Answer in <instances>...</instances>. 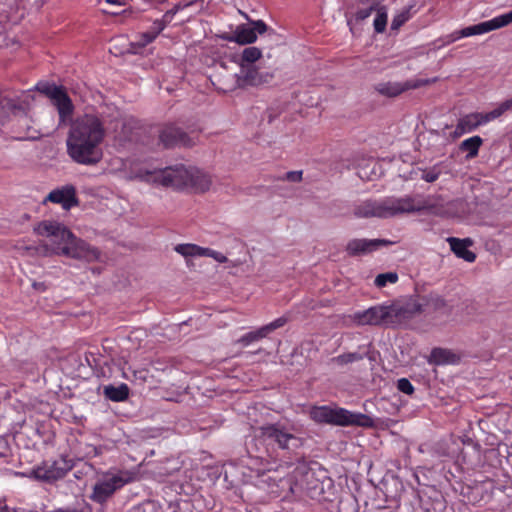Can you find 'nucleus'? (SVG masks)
<instances>
[{
  "instance_id": "1",
  "label": "nucleus",
  "mask_w": 512,
  "mask_h": 512,
  "mask_svg": "<svg viewBox=\"0 0 512 512\" xmlns=\"http://www.w3.org/2000/svg\"><path fill=\"white\" fill-rule=\"evenodd\" d=\"M68 124L66 146L69 157L82 165L99 163L103 156L100 144L105 137L102 120L95 114H84Z\"/></svg>"
},
{
  "instance_id": "2",
  "label": "nucleus",
  "mask_w": 512,
  "mask_h": 512,
  "mask_svg": "<svg viewBox=\"0 0 512 512\" xmlns=\"http://www.w3.org/2000/svg\"><path fill=\"white\" fill-rule=\"evenodd\" d=\"M34 231L41 236L51 238V245H43V255H63L69 258L93 262L100 252L85 241L78 239L63 224L56 221H42Z\"/></svg>"
},
{
  "instance_id": "3",
  "label": "nucleus",
  "mask_w": 512,
  "mask_h": 512,
  "mask_svg": "<svg viewBox=\"0 0 512 512\" xmlns=\"http://www.w3.org/2000/svg\"><path fill=\"white\" fill-rule=\"evenodd\" d=\"M0 117L7 118L11 132L18 140H38L48 134V130L57 129L51 114V124L36 122L30 105L20 98L0 97Z\"/></svg>"
},
{
  "instance_id": "4",
  "label": "nucleus",
  "mask_w": 512,
  "mask_h": 512,
  "mask_svg": "<svg viewBox=\"0 0 512 512\" xmlns=\"http://www.w3.org/2000/svg\"><path fill=\"white\" fill-rule=\"evenodd\" d=\"M422 210L442 215L436 205L429 202H420L408 195L404 197H386L379 201L366 200L355 206L354 215L357 218H391L400 214L420 212Z\"/></svg>"
},
{
  "instance_id": "5",
  "label": "nucleus",
  "mask_w": 512,
  "mask_h": 512,
  "mask_svg": "<svg viewBox=\"0 0 512 512\" xmlns=\"http://www.w3.org/2000/svg\"><path fill=\"white\" fill-rule=\"evenodd\" d=\"M290 490L293 492L302 491L312 500L331 501L328 490L332 489V480L327 472L320 470L315 472L304 461H298L292 472H290Z\"/></svg>"
},
{
  "instance_id": "6",
  "label": "nucleus",
  "mask_w": 512,
  "mask_h": 512,
  "mask_svg": "<svg viewBox=\"0 0 512 512\" xmlns=\"http://www.w3.org/2000/svg\"><path fill=\"white\" fill-rule=\"evenodd\" d=\"M309 417L318 424H329L335 426L370 425L371 419L362 413H352L351 411L329 405L312 406L309 409Z\"/></svg>"
},
{
  "instance_id": "7",
  "label": "nucleus",
  "mask_w": 512,
  "mask_h": 512,
  "mask_svg": "<svg viewBox=\"0 0 512 512\" xmlns=\"http://www.w3.org/2000/svg\"><path fill=\"white\" fill-rule=\"evenodd\" d=\"M137 473L126 469H111L96 480L90 500L104 504L116 491L128 483L136 481Z\"/></svg>"
},
{
  "instance_id": "8",
  "label": "nucleus",
  "mask_w": 512,
  "mask_h": 512,
  "mask_svg": "<svg viewBox=\"0 0 512 512\" xmlns=\"http://www.w3.org/2000/svg\"><path fill=\"white\" fill-rule=\"evenodd\" d=\"M510 110H512V99L503 101L495 109L486 113L472 112L465 114L458 119L453 136L458 138L464 134L471 133Z\"/></svg>"
},
{
  "instance_id": "9",
  "label": "nucleus",
  "mask_w": 512,
  "mask_h": 512,
  "mask_svg": "<svg viewBox=\"0 0 512 512\" xmlns=\"http://www.w3.org/2000/svg\"><path fill=\"white\" fill-rule=\"evenodd\" d=\"M35 90L50 98L53 106L59 115L57 127L68 125L74 112V105L62 86H56L49 82H39L35 86Z\"/></svg>"
},
{
  "instance_id": "10",
  "label": "nucleus",
  "mask_w": 512,
  "mask_h": 512,
  "mask_svg": "<svg viewBox=\"0 0 512 512\" xmlns=\"http://www.w3.org/2000/svg\"><path fill=\"white\" fill-rule=\"evenodd\" d=\"M248 455L242 459L243 465L256 475H264L266 472L278 471L289 468L288 463L278 462L275 453L277 450H246Z\"/></svg>"
},
{
  "instance_id": "11",
  "label": "nucleus",
  "mask_w": 512,
  "mask_h": 512,
  "mask_svg": "<svg viewBox=\"0 0 512 512\" xmlns=\"http://www.w3.org/2000/svg\"><path fill=\"white\" fill-rule=\"evenodd\" d=\"M74 467V458L68 454L52 461H44L32 469V475L40 481L52 482L62 479Z\"/></svg>"
},
{
  "instance_id": "12",
  "label": "nucleus",
  "mask_w": 512,
  "mask_h": 512,
  "mask_svg": "<svg viewBox=\"0 0 512 512\" xmlns=\"http://www.w3.org/2000/svg\"><path fill=\"white\" fill-rule=\"evenodd\" d=\"M510 23H512V11L496 16L488 21H484L456 31L447 37L448 39L446 43H453L463 37L485 34L490 31L508 26Z\"/></svg>"
},
{
  "instance_id": "13",
  "label": "nucleus",
  "mask_w": 512,
  "mask_h": 512,
  "mask_svg": "<svg viewBox=\"0 0 512 512\" xmlns=\"http://www.w3.org/2000/svg\"><path fill=\"white\" fill-rule=\"evenodd\" d=\"M510 23H512V11L496 16L488 21H484L456 31L447 37L448 39L446 43H453L463 37L485 34L490 31L508 26Z\"/></svg>"
},
{
  "instance_id": "14",
  "label": "nucleus",
  "mask_w": 512,
  "mask_h": 512,
  "mask_svg": "<svg viewBox=\"0 0 512 512\" xmlns=\"http://www.w3.org/2000/svg\"><path fill=\"white\" fill-rule=\"evenodd\" d=\"M390 306V327L404 326L423 313L419 296H412L406 302H392Z\"/></svg>"
},
{
  "instance_id": "15",
  "label": "nucleus",
  "mask_w": 512,
  "mask_h": 512,
  "mask_svg": "<svg viewBox=\"0 0 512 512\" xmlns=\"http://www.w3.org/2000/svg\"><path fill=\"white\" fill-rule=\"evenodd\" d=\"M390 306L389 304H381L372 306L363 311H357L352 315V320L359 326L385 325L390 327Z\"/></svg>"
},
{
  "instance_id": "16",
  "label": "nucleus",
  "mask_w": 512,
  "mask_h": 512,
  "mask_svg": "<svg viewBox=\"0 0 512 512\" xmlns=\"http://www.w3.org/2000/svg\"><path fill=\"white\" fill-rule=\"evenodd\" d=\"M438 79L435 77L433 79H418L415 81H406L404 83L400 82H381L375 85V90L386 97H397L403 92L416 89L422 86L429 85L431 83H435Z\"/></svg>"
},
{
  "instance_id": "17",
  "label": "nucleus",
  "mask_w": 512,
  "mask_h": 512,
  "mask_svg": "<svg viewBox=\"0 0 512 512\" xmlns=\"http://www.w3.org/2000/svg\"><path fill=\"white\" fill-rule=\"evenodd\" d=\"M160 34V22L155 21L148 30L140 32L135 39L130 42L129 52L133 54L149 55L153 51L150 47Z\"/></svg>"
},
{
  "instance_id": "18",
  "label": "nucleus",
  "mask_w": 512,
  "mask_h": 512,
  "mask_svg": "<svg viewBox=\"0 0 512 512\" xmlns=\"http://www.w3.org/2000/svg\"><path fill=\"white\" fill-rule=\"evenodd\" d=\"M197 141V138L173 124H167L162 129V145L165 147H193Z\"/></svg>"
},
{
  "instance_id": "19",
  "label": "nucleus",
  "mask_w": 512,
  "mask_h": 512,
  "mask_svg": "<svg viewBox=\"0 0 512 512\" xmlns=\"http://www.w3.org/2000/svg\"><path fill=\"white\" fill-rule=\"evenodd\" d=\"M267 30L268 26L266 23L263 20H257L252 22V26L246 24L238 26L233 36L224 37V39L241 45L251 44L256 41L257 33L263 34Z\"/></svg>"
},
{
  "instance_id": "20",
  "label": "nucleus",
  "mask_w": 512,
  "mask_h": 512,
  "mask_svg": "<svg viewBox=\"0 0 512 512\" xmlns=\"http://www.w3.org/2000/svg\"><path fill=\"white\" fill-rule=\"evenodd\" d=\"M189 167L183 164L162 168V186L184 190L187 186Z\"/></svg>"
},
{
  "instance_id": "21",
  "label": "nucleus",
  "mask_w": 512,
  "mask_h": 512,
  "mask_svg": "<svg viewBox=\"0 0 512 512\" xmlns=\"http://www.w3.org/2000/svg\"><path fill=\"white\" fill-rule=\"evenodd\" d=\"M392 244V241L386 239H352L347 243L345 250L349 256L356 257Z\"/></svg>"
},
{
  "instance_id": "22",
  "label": "nucleus",
  "mask_w": 512,
  "mask_h": 512,
  "mask_svg": "<svg viewBox=\"0 0 512 512\" xmlns=\"http://www.w3.org/2000/svg\"><path fill=\"white\" fill-rule=\"evenodd\" d=\"M47 201L60 204L66 210L79 204L76 188L71 184L52 190L45 198L44 203Z\"/></svg>"
},
{
  "instance_id": "23",
  "label": "nucleus",
  "mask_w": 512,
  "mask_h": 512,
  "mask_svg": "<svg viewBox=\"0 0 512 512\" xmlns=\"http://www.w3.org/2000/svg\"><path fill=\"white\" fill-rule=\"evenodd\" d=\"M288 322V318L285 316L279 317L274 321L266 324L255 331L248 332L238 339V343L246 347L253 342L259 341L267 337L274 330L283 327Z\"/></svg>"
},
{
  "instance_id": "24",
  "label": "nucleus",
  "mask_w": 512,
  "mask_h": 512,
  "mask_svg": "<svg viewBox=\"0 0 512 512\" xmlns=\"http://www.w3.org/2000/svg\"><path fill=\"white\" fill-rule=\"evenodd\" d=\"M212 183L213 180L209 173L197 167H189L185 189L192 190L195 193H205L210 189Z\"/></svg>"
},
{
  "instance_id": "25",
  "label": "nucleus",
  "mask_w": 512,
  "mask_h": 512,
  "mask_svg": "<svg viewBox=\"0 0 512 512\" xmlns=\"http://www.w3.org/2000/svg\"><path fill=\"white\" fill-rule=\"evenodd\" d=\"M254 435L255 437L263 438L264 440H274L276 443L282 446V448H285L288 441L294 438L292 434L281 430L276 425H268L257 428L254 430Z\"/></svg>"
},
{
  "instance_id": "26",
  "label": "nucleus",
  "mask_w": 512,
  "mask_h": 512,
  "mask_svg": "<svg viewBox=\"0 0 512 512\" xmlns=\"http://www.w3.org/2000/svg\"><path fill=\"white\" fill-rule=\"evenodd\" d=\"M447 242L450 245L451 251L458 257L469 263L476 259V254L468 248L473 244L470 238L459 239L456 237H448Z\"/></svg>"
},
{
  "instance_id": "27",
  "label": "nucleus",
  "mask_w": 512,
  "mask_h": 512,
  "mask_svg": "<svg viewBox=\"0 0 512 512\" xmlns=\"http://www.w3.org/2000/svg\"><path fill=\"white\" fill-rule=\"evenodd\" d=\"M420 298V304L424 312H431V313H437V312H443L447 308V302L446 300L437 294H429L425 296H419Z\"/></svg>"
},
{
  "instance_id": "28",
  "label": "nucleus",
  "mask_w": 512,
  "mask_h": 512,
  "mask_svg": "<svg viewBox=\"0 0 512 512\" xmlns=\"http://www.w3.org/2000/svg\"><path fill=\"white\" fill-rule=\"evenodd\" d=\"M482 144L483 139L480 136L475 135L463 140L460 143L459 149L463 152H467L466 159L469 160L475 158L478 155Z\"/></svg>"
},
{
  "instance_id": "29",
  "label": "nucleus",
  "mask_w": 512,
  "mask_h": 512,
  "mask_svg": "<svg viewBox=\"0 0 512 512\" xmlns=\"http://www.w3.org/2000/svg\"><path fill=\"white\" fill-rule=\"evenodd\" d=\"M359 7L354 14L355 22H361L367 19L373 12L380 7V2H371L370 0H358Z\"/></svg>"
},
{
  "instance_id": "30",
  "label": "nucleus",
  "mask_w": 512,
  "mask_h": 512,
  "mask_svg": "<svg viewBox=\"0 0 512 512\" xmlns=\"http://www.w3.org/2000/svg\"><path fill=\"white\" fill-rule=\"evenodd\" d=\"M104 395L111 401L121 402L128 398L129 388L124 383L119 386L107 385L104 387Z\"/></svg>"
},
{
  "instance_id": "31",
  "label": "nucleus",
  "mask_w": 512,
  "mask_h": 512,
  "mask_svg": "<svg viewBox=\"0 0 512 512\" xmlns=\"http://www.w3.org/2000/svg\"><path fill=\"white\" fill-rule=\"evenodd\" d=\"M241 81L243 85L256 86L264 82L263 76L254 67H242Z\"/></svg>"
},
{
  "instance_id": "32",
  "label": "nucleus",
  "mask_w": 512,
  "mask_h": 512,
  "mask_svg": "<svg viewBox=\"0 0 512 512\" xmlns=\"http://www.w3.org/2000/svg\"><path fill=\"white\" fill-rule=\"evenodd\" d=\"M175 251L184 257H203L205 247L191 243L178 244Z\"/></svg>"
},
{
  "instance_id": "33",
  "label": "nucleus",
  "mask_w": 512,
  "mask_h": 512,
  "mask_svg": "<svg viewBox=\"0 0 512 512\" xmlns=\"http://www.w3.org/2000/svg\"><path fill=\"white\" fill-rule=\"evenodd\" d=\"M387 20V8L384 5H380L376 11V16L373 21V27L376 33H383L386 30Z\"/></svg>"
},
{
  "instance_id": "34",
  "label": "nucleus",
  "mask_w": 512,
  "mask_h": 512,
  "mask_svg": "<svg viewBox=\"0 0 512 512\" xmlns=\"http://www.w3.org/2000/svg\"><path fill=\"white\" fill-rule=\"evenodd\" d=\"M410 10L411 7H405L394 15L390 26L392 31H398L411 18Z\"/></svg>"
},
{
  "instance_id": "35",
  "label": "nucleus",
  "mask_w": 512,
  "mask_h": 512,
  "mask_svg": "<svg viewBox=\"0 0 512 512\" xmlns=\"http://www.w3.org/2000/svg\"><path fill=\"white\" fill-rule=\"evenodd\" d=\"M261 56L262 52L259 48L254 46L245 48L241 55V67L244 66L245 62L249 64L256 62Z\"/></svg>"
},
{
  "instance_id": "36",
  "label": "nucleus",
  "mask_w": 512,
  "mask_h": 512,
  "mask_svg": "<svg viewBox=\"0 0 512 512\" xmlns=\"http://www.w3.org/2000/svg\"><path fill=\"white\" fill-rule=\"evenodd\" d=\"M363 359V355L358 352L344 353L332 359L338 365H346Z\"/></svg>"
},
{
  "instance_id": "37",
  "label": "nucleus",
  "mask_w": 512,
  "mask_h": 512,
  "mask_svg": "<svg viewBox=\"0 0 512 512\" xmlns=\"http://www.w3.org/2000/svg\"><path fill=\"white\" fill-rule=\"evenodd\" d=\"M398 281V274L396 272L382 273L376 276L374 284L378 288L385 287L387 283H396Z\"/></svg>"
},
{
  "instance_id": "38",
  "label": "nucleus",
  "mask_w": 512,
  "mask_h": 512,
  "mask_svg": "<svg viewBox=\"0 0 512 512\" xmlns=\"http://www.w3.org/2000/svg\"><path fill=\"white\" fill-rule=\"evenodd\" d=\"M397 388L400 392L411 395L414 392V387L407 378H401L397 381Z\"/></svg>"
},
{
  "instance_id": "39",
  "label": "nucleus",
  "mask_w": 512,
  "mask_h": 512,
  "mask_svg": "<svg viewBox=\"0 0 512 512\" xmlns=\"http://www.w3.org/2000/svg\"><path fill=\"white\" fill-rule=\"evenodd\" d=\"M203 257H211V258H213L214 260H216L219 263L227 262V257L223 253L215 251V250L210 249V248H205V252L203 253Z\"/></svg>"
},
{
  "instance_id": "40",
  "label": "nucleus",
  "mask_w": 512,
  "mask_h": 512,
  "mask_svg": "<svg viewBox=\"0 0 512 512\" xmlns=\"http://www.w3.org/2000/svg\"><path fill=\"white\" fill-rule=\"evenodd\" d=\"M453 444L456 446L462 445L467 447H474L476 446L473 439L468 435L458 436L454 441Z\"/></svg>"
},
{
  "instance_id": "41",
  "label": "nucleus",
  "mask_w": 512,
  "mask_h": 512,
  "mask_svg": "<svg viewBox=\"0 0 512 512\" xmlns=\"http://www.w3.org/2000/svg\"><path fill=\"white\" fill-rule=\"evenodd\" d=\"M302 175H303V171L302 170L289 171V172H287L285 174L283 179L287 180V181H290V182L298 183V182H300L302 180Z\"/></svg>"
},
{
  "instance_id": "42",
  "label": "nucleus",
  "mask_w": 512,
  "mask_h": 512,
  "mask_svg": "<svg viewBox=\"0 0 512 512\" xmlns=\"http://www.w3.org/2000/svg\"><path fill=\"white\" fill-rule=\"evenodd\" d=\"M447 351L441 348H435L431 352V356L436 360V362L440 363L445 360V355Z\"/></svg>"
},
{
  "instance_id": "43",
  "label": "nucleus",
  "mask_w": 512,
  "mask_h": 512,
  "mask_svg": "<svg viewBox=\"0 0 512 512\" xmlns=\"http://www.w3.org/2000/svg\"><path fill=\"white\" fill-rule=\"evenodd\" d=\"M191 4H192V2L187 3V4H185V5H184V7H187V6L191 5ZM182 8H183V6L176 5V6H175V8H174L173 10L167 11V12L164 14V16L162 17V23H163V22H169V21H171V19H172L173 15H174V14H175L179 9H182Z\"/></svg>"
},
{
  "instance_id": "44",
  "label": "nucleus",
  "mask_w": 512,
  "mask_h": 512,
  "mask_svg": "<svg viewBox=\"0 0 512 512\" xmlns=\"http://www.w3.org/2000/svg\"><path fill=\"white\" fill-rule=\"evenodd\" d=\"M49 512H89V508L87 506H84L82 508L77 507H66V508H58L53 511Z\"/></svg>"
},
{
  "instance_id": "45",
  "label": "nucleus",
  "mask_w": 512,
  "mask_h": 512,
  "mask_svg": "<svg viewBox=\"0 0 512 512\" xmlns=\"http://www.w3.org/2000/svg\"><path fill=\"white\" fill-rule=\"evenodd\" d=\"M439 177V172L435 171H427L424 172L422 175V179L425 180L428 183L435 182Z\"/></svg>"
},
{
  "instance_id": "46",
  "label": "nucleus",
  "mask_w": 512,
  "mask_h": 512,
  "mask_svg": "<svg viewBox=\"0 0 512 512\" xmlns=\"http://www.w3.org/2000/svg\"><path fill=\"white\" fill-rule=\"evenodd\" d=\"M106 13L108 14H111V15H118L120 14V11L117 10V8H114V10H104Z\"/></svg>"
},
{
  "instance_id": "47",
  "label": "nucleus",
  "mask_w": 512,
  "mask_h": 512,
  "mask_svg": "<svg viewBox=\"0 0 512 512\" xmlns=\"http://www.w3.org/2000/svg\"><path fill=\"white\" fill-rule=\"evenodd\" d=\"M7 452H11V450H5V452L4 451H0V458L7 457L8 456Z\"/></svg>"
},
{
  "instance_id": "48",
  "label": "nucleus",
  "mask_w": 512,
  "mask_h": 512,
  "mask_svg": "<svg viewBox=\"0 0 512 512\" xmlns=\"http://www.w3.org/2000/svg\"><path fill=\"white\" fill-rule=\"evenodd\" d=\"M171 512H183L180 509H178L176 506L170 505Z\"/></svg>"
},
{
  "instance_id": "49",
  "label": "nucleus",
  "mask_w": 512,
  "mask_h": 512,
  "mask_svg": "<svg viewBox=\"0 0 512 512\" xmlns=\"http://www.w3.org/2000/svg\"><path fill=\"white\" fill-rule=\"evenodd\" d=\"M106 3H109V4H118L119 6L121 5L120 2H118L117 0H106Z\"/></svg>"
},
{
  "instance_id": "50",
  "label": "nucleus",
  "mask_w": 512,
  "mask_h": 512,
  "mask_svg": "<svg viewBox=\"0 0 512 512\" xmlns=\"http://www.w3.org/2000/svg\"><path fill=\"white\" fill-rule=\"evenodd\" d=\"M486 451V453H494V452H497L498 450H484Z\"/></svg>"
},
{
  "instance_id": "51",
  "label": "nucleus",
  "mask_w": 512,
  "mask_h": 512,
  "mask_svg": "<svg viewBox=\"0 0 512 512\" xmlns=\"http://www.w3.org/2000/svg\"><path fill=\"white\" fill-rule=\"evenodd\" d=\"M352 21H353V19H348L347 23H348L349 26L352 25Z\"/></svg>"
},
{
  "instance_id": "52",
  "label": "nucleus",
  "mask_w": 512,
  "mask_h": 512,
  "mask_svg": "<svg viewBox=\"0 0 512 512\" xmlns=\"http://www.w3.org/2000/svg\"><path fill=\"white\" fill-rule=\"evenodd\" d=\"M371 2H380V0H370Z\"/></svg>"
},
{
  "instance_id": "53",
  "label": "nucleus",
  "mask_w": 512,
  "mask_h": 512,
  "mask_svg": "<svg viewBox=\"0 0 512 512\" xmlns=\"http://www.w3.org/2000/svg\"><path fill=\"white\" fill-rule=\"evenodd\" d=\"M151 2H157L158 0H150Z\"/></svg>"
}]
</instances>
